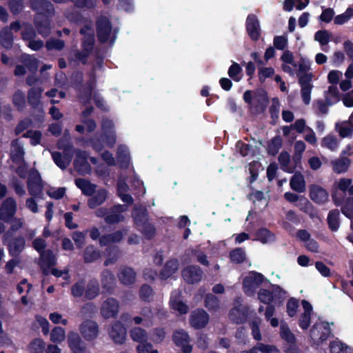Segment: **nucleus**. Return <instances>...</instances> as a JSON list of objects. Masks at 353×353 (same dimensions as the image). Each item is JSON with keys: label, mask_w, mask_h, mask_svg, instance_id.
Wrapping results in <instances>:
<instances>
[{"label": "nucleus", "mask_w": 353, "mask_h": 353, "mask_svg": "<svg viewBox=\"0 0 353 353\" xmlns=\"http://www.w3.org/2000/svg\"><path fill=\"white\" fill-rule=\"evenodd\" d=\"M16 168L15 172L21 179L27 178V188L29 194L33 196H39L42 192L41 176L34 168L28 170V166L24 161Z\"/></svg>", "instance_id": "nucleus-1"}, {"label": "nucleus", "mask_w": 353, "mask_h": 353, "mask_svg": "<svg viewBox=\"0 0 353 353\" xmlns=\"http://www.w3.org/2000/svg\"><path fill=\"white\" fill-rule=\"evenodd\" d=\"M57 146L63 152V155L60 152H52V157L54 162L61 169H65L72 161L74 154V148L70 142V136L69 132L65 130L63 139H60L57 143Z\"/></svg>", "instance_id": "nucleus-2"}, {"label": "nucleus", "mask_w": 353, "mask_h": 353, "mask_svg": "<svg viewBox=\"0 0 353 353\" xmlns=\"http://www.w3.org/2000/svg\"><path fill=\"white\" fill-rule=\"evenodd\" d=\"M80 32L83 35V50L74 53V60L85 64L88 55L93 49L94 42V30L89 26H85L81 29Z\"/></svg>", "instance_id": "nucleus-3"}, {"label": "nucleus", "mask_w": 353, "mask_h": 353, "mask_svg": "<svg viewBox=\"0 0 353 353\" xmlns=\"http://www.w3.org/2000/svg\"><path fill=\"white\" fill-rule=\"evenodd\" d=\"M2 242L7 247L9 254L13 257H18L23 252L26 245L24 237L22 236H15V234H10L9 238H6V234H3Z\"/></svg>", "instance_id": "nucleus-4"}, {"label": "nucleus", "mask_w": 353, "mask_h": 353, "mask_svg": "<svg viewBox=\"0 0 353 353\" xmlns=\"http://www.w3.org/2000/svg\"><path fill=\"white\" fill-rule=\"evenodd\" d=\"M120 303L114 298L109 297L104 300L100 307V314L105 319H116L119 313Z\"/></svg>", "instance_id": "nucleus-5"}, {"label": "nucleus", "mask_w": 353, "mask_h": 353, "mask_svg": "<svg viewBox=\"0 0 353 353\" xmlns=\"http://www.w3.org/2000/svg\"><path fill=\"white\" fill-rule=\"evenodd\" d=\"M263 281L264 276L261 274L250 272L243 279V285L245 293L249 296L253 295Z\"/></svg>", "instance_id": "nucleus-6"}, {"label": "nucleus", "mask_w": 353, "mask_h": 353, "mask_svg": "<svg viewBox=\"0 0 353 353\" xmlns=\"http://www.w3.org/2000/svg\"><path fill=\"white\" fill-rule=\"evenodd\" d=\"M30 7L37 12L34 23L39 34L44 37V0H30Z\"/></svg>", "instance_id": "nucleus-7"}, {"label": "nucleus", "mask_w": 353, "mask_h": 353, "mask_svg": "<svg viewBox=\"0 0 353 353\" xmlns=\"http://www.w3.org/2000/svg\"><path fill=\"white\" fill-rule=\"evenodd\" d=\"M248 308L242 304V299L238 297L234 300V307L229 313V317L233 322L239 324L245 321Z\"/></svg>", "instance_id": "nucleus-8"}, {"label": "nucleus", "mask_w": 353, "mask_h": 353, "mask_svg": "<svg viewBox=\"0 0 353 353\" xmlns=\"http://www.w3.org/2000/svg\"><path fill=\"white\" fill-rule=\"evenodd\" d=\"M331 333L329 324L319 323L315 324L310 330V337L317 345L326 341Z\"/></svg>", "instance_id": "nucleus-9"}, {"label": "nucleus", "mask_w": 353, "mask_h": 353, "mask_svg": "<svg viewBox=\"0 0 353 353\" xmlns=\"http://www.w3.org/2000/svg\"><path fill=\"white\" fill-rule=\"evenodd\" d=\"M17 211V203L12 197L6 198L0 207V220L8 223Z\"/></svg>", "instance_id": "nucleus-10"}, {"label": "nucleus", "mask_w": 353, "mask_h": 353, "mask_svg": "<svg viewBox=\"0 0 353 353\" xmlns=\"http://www.w3.org/2000/svg\"><path fill=\"white\" fill-rule=\"evenodd\" d=\"M76 159L74 161V166L75 170L81 175L90 174L91 172V167L88 162V154L86 152L77 150L75 151Z\"/></svg>", "instance_id": "nucleus-11"}, {"label": "nucleus", "mask_w": 353, "mask_h": 353, "mask_svg": "<svg viewBox=\"0 0 353 353\" xmlns=\"http://www.w3.org/2000/svg\"><path fill=\"white\" fill-rule=\"evenodd\" d=\"M108 334L110 339L117 344H123L126 339V329L121 321H115L111 324Z\"/></svg>", "instance_id": "nucleus-12"}, {"label": "nucleus", "mask_w": 353, "mask_h": 353, "mask_svg": "<svg viewBox=\"0 0 353 353\" xmlns=\"http://www.w3.org/2000/svg\"><path fill=\"white\" fill-rule=\"evenodd\" d=\"M83 337L86 341H93L99 335V326L97 322L92 320L84 321L79 327Z\"/></svg>", "instance_id": "nucleus-13"}, {"label": "nucleus", "mask_w": 353, "mask_h": 353, "mask_svg": "<svg viewBox=\"0 0 353 353\" xmlns=\"http://www.w3.org/2000/svg\"><path fill=\"white\" fill-rule=\"evenodd\" d=\"M312 79V74L299 75V83L301 87V98L304 103L306 105H308L310 103L311 100V92L313 88L312 85L310 83Z\"/></svg>", "instance_id": "nucleus-14"}, {"label": "nucleus", "mask_w": 353, "mask_h": 353, "mask_svg": "<svg viewBox=\"0 0 353 353\" xmlns=\"http://www.w3.org/2000/svg\"><path fill=\"white\" fill-rule=\"evenodd\" d=\"M172 338L174 343L182 348L184 352H190L192 345H190V338L188 332L182 329L176 330L173 332Z\"/></svg>", "instance_id": "nucleus-15"}, {"label": "nucleus", "mask_w": 353, "mask_h": 353, "mask_svg": "<svg viewBox=\"0 0 353 353\" xmlns=\"http://www.w3.org/2000/svg\"><path fill=\"white\" fill-rule=\"evenodd\" d=\"M203 271L199 266L190 265L182 271L183 279L188 283H196L203 278Z\"/></svg>", "instance_id": "nucleus-16"}, {"label": "nucleus", "mask_w": 353, "mask_h": 353, "mask_svg": "<svg viewBox=\"0 0 353 353\" xmlns=\"http://www.w3.org/2000/svg\"><path fill=\"white\" fill-rule=\"evenodd\" d=\"M128 207L125 205H117L110 209L109 214L105 217L107 224H114L124 221L125 216L123 212L127 211Z\"/></svg>", "instance_id": "nucleus-17"}, {"label": "nucleus", "mask_w": 353, "mask_h": 353, "mask_svg": "<svg viewBox=\"0 0 353 353\" xmlns=\"http://www.w3.org/2000/svg\"><path fill=\"white\" fill-rule=\"evenodd\" d=\"M209 321V315L203 310L193 311L190 316V323L195 329L204 327Z\"/></svg>", "instance_id": "nucleus-18"}, {"label": "nucleus", "mask_w": 353, "mask_h": 353, "mask_svg": "<svg viewBox=\"0 0 353 353\" xmlns=\"http://www.w3.org/2000/svg\"><path fill=\"white\" fill-rule=\"evenodd\" d=\"M68 345L73 353H87V345L78 334L70 332L68 335Z\"/></svg>", "instance_id": "nucleus-19"}, {"label": "nucleus", "mask_w": 353, "mask_h": 353, "mask_svg": "<svg viewBox=\"0 0 353 353\" xmlns=\"http://www.w3.org/2000/svg\"><path fill=\"white\" fill-rule=\"evenodd\" d=\"M112 26L106 17H101L97 21V37L99 40L106 42L110 38Z\"/></svg>", "instance_id": "nucleus-20"}, {"label": "nucleus", "mask_w": 353, "mask_h": 353, "mask_svg": "<svg viewBox=\"0 0 353 353\" xmlns=\"http://www.w3.org/2000/svg\"><path fill=\"white\" fill-rule=\"evenodd\" d=\"M267 103L268 99L265 92L263 91L258 92L253 95V101L250 109L252 113L259 114L264 111Z\"/></svg>", "instance_id": "nucleus-21"}, {"label": "nucleus", "mask_w": 353, "mask_h": 353, "mask_svg": "<svg viewBox=\"0 0 353 353\" xmlns=\"http://www.w3.org/2000/svg\"><path fill=\"white\" fill-rule=\"evenodd\" d=\"M310 197L318 204H323L328 201V192L322 187L317 185L310 186Z\"/></svg>", "instance_id": "nucleus-22"}, {"label": "nucleus", "mask_w": 353, "mask_h": 353, "mask_svg": "<svg viewBox=\"0 0 353 353\" xmlns=\"http://www.w3.org/2000/svg\"><path fill=\"white\" fill-rule=\"evenodd\" d=\"M33 248L39 253V265L41 273V287L44 288V239L37 238L32 241Z\"/></svg>", "instance_id": "nucleus-23"}, {"label": "nucleus", "mask_w": 353, "mask_h": 353, "mask_svg": "<svg viewBox=\"0 0 353 353\" xmlns=\"http://www.w3.org/2000/svg\"><path fill=\"white\" fill-rule=\"evenodd\" d=\"M246 28L248 33L252 39L254 41L259 39L261 34V29L259 21L255 15H248L246 21Z\"/></svg>", "instance_id": "nucleus-24"}, {"label": "nucleus", "mask_w": 353, "mask_h": 353, "mask_svg": "<svg viewBox=\"0 0 353 353\" xmlns=\"http://www.w3.org/2000/svg\"><path fill=\"white\" fill-rule=\"evenodd\" d=\"M119 281L125 285L133 284L136 281L137 274L129 267H122L117 274Z\"/></svg>", "instance_id": "nucleus-25"}, {"label": "nucleus", "mask_w": 353, "mask_h": 353, "mask_svg": "<svg viewBox=\"0 0 353 353\" xmlns=\"http://www.w3.org/2000/svg\"><path fill=\"white\" fill-rule=\"evenodd\" d=\"M181 292L175 290L172 292L170 297V304L172 310L177 311L181 314H186L188 307L181 301Z\"/></svg>", "instance_id": "nucleus-26"}, {"label": "nucleus", "mask_w": 353, "mask_h": 353, "mask_svg": "<svg viewBox=\"0 0 353 353\" xmlns=\"http://www.w3.org/2000/svg\"><path fill=\"white\" fill-rule=\"evenodd\" d=\"M128 233L126 230H117L113 233L103 235L99 239V243L101 246H105L111 243L120 242L123 236Z\"/></svg>", "instance_id": "nucleus-27"}, {"label": "nucleus", "mask_w": 353, "mask_h": 353, "mask_svg": "<svg viewBox=\"0 0 353 353\" xmlns=\"http://www.w3.org/2000/svg\"><path fill=\"white\" fill-rule=\"evenodd\" d=\"M108 199V192L105 189H99L88 201V205L90 208L94 209L102 205Z\"/></svg>", "instance_id": "nucleus-28"}, {"label": "nucleus", "mask_w": 353, "mask_h": 353, "mask_svg": "<svg viewBox=\"0 0 353 353\" xmlns=\"http://www.w3.org/2000/svg\"><path fill=\"white\" fill-rule=\"evenodd\" d=\"M43 88L40 87H32L28 92L27 101L33 109H36L40 104Z\"/></svg>", "instance_id": "nucleus-29"}, {"label": "nucleus", "mask_w": 353, "mask_h": 353, "mask_svg": "<svg viewBox=\"0 0 353 353\" xmlns=\"http://www.w3.org/2000/svg\"><path fill=\"white\" fill-rule=\"evenodd\" d=\"M132 216L137 228L143 226L148 222L147 210L144 206H135Z\"/></svg>", "instance_id": "nucleus-30"}, {"label": "nucleus", "mask_w": 353, "mask_h": 353, "mask_svg": "<svg viewBox=\"0 0 353 353\" xmlns=\"http://www.w3.org/2000/svg\"><path fill=\"white\" fill-rule=\"evenodd\" d=\"M279 161L281 164V168L285 172L289 173H292L295 171L296 164L298 163V160H294V162H292L290 161V154L286 152H283L280 154L279 157Z\"/></svg>", "instance_id": "nucleus-31"}, {"label": "nucleus", "mask_w": 353, "mask_h": 353, "mask_svg": "<svg viewBox=\"0 0 353 353\" xmlns=\"http://www.w3.org/2000/svg\"><path fill=\"white\" fill-rule=\"evenodd\" d=\"M302 305L304 309V312L301 314L300 317L299 325L302 329L306 330L309 327L310 324V318L312 307L310 305V303L305 300L302 301Z\"/></svg>", "instance_id": "nucleus-32"}, {"label": "nucleus", "mask_w": 353, "mask_h": 353, "mask_svg": "<svg viewBox=\"0 0 353 353\" xmlns=\"http://www.w3.org/2000/svg\"><path fill=\"white\" fill-rule=\"evenodd\" d=\"M330 164L335 173L341 174L347 171L350 160L346 157H340L332 161Z\"/></svg>", "instance_id": "nucleus-33"}, {"label": "nucleus", "mask_w": 353, "mask_h": 353, "mask_svg": "<svg viewBox=\"0 0 353 353\" xmlns=\"http://www.w3.org/2000/svg\"><path fill=\"white\" fill-rule=\"evenodd\" d=\"M290 185V188L297 192L301 193L305 190V181L300 172H296L292 176Z\"/></svg>", "instance_id": "nucleus-34"}, {"label": "nucleus", "mask_w": 353, "mask_h": 353, "mask_svg": "<svg viewBox=\"0 0 353 353\" xmlns=\"http://www.w3.org/2000/svg\"><path fill=\"white\" fill-rule=\"evenodd\" d=\"M13 34L8 27H4L0 32V44L4 48L10 50L13 46Z\"/></svg>", "instance_id": "nucleus-35"}, {"label": "nucleus", "mask_w": 353, "mask_h": 353, "mask_svg": "<svg viewBox=\"0 0 353 353\" xmlns=\"http://www.w3.org/2000/svg\"><path fill=\"white\" fill-rule=\"evenodd\" d=\"M12 102L18 112L23 111L26 105L25 93L21 90H17L12 95Z\"/></svg>", "instance_id": "nucleus-36"}, {"label": "nucleus", "mask_w": 353, "mask_h": 353, "mask_svg": "<svg viewBox=\"0 0 353 353\" xmlns=\"http://www.w3.org/2000/svg\"><path fill=\"white\" fill-rule=\"evenodd\" d=\"M101 285L108 292H110L114 288V275L108 270H104L101 274Z\"/></svg>", "instance_id": "nucleus-37"}, {"label": "nucleus", "mask_w": 353, "mask_h": 353, "mask_svg": "<svg viewBox=\"0 0 353 353\" xmlns=\"http://www.w3.org/2000/svg\"><path fill=\"white\" fill-rule=\"evenodd\" d=\"M130 336L133 341L141 344L148 339V334L146 330L140 327H134L130 330Z\"/></svg>", "instance_id": "nucleus-38"}, {"label": "nucleus", "mask_w": 353, "mask_h": 353, "mask_svg": "<svg viewBox=\"0 0 353 353\" xmlns=\"http://www.w3.org/2000/svg\"><path fill=\"white\" fill-rule=\"evenodd\" d=\"M75 184L81 190L82 192L87 196H92L96 190L97 186L94 184L83 179H77L75 180Z\"/></svg>", "instance_id": "nucleus-39"}, {"label": "nucleus", "mask_w": 353, "mask_h": 353, "mask_svg": "<svg viewBox=\"0 0 353 353\" xmlns=\"http://www.w3.org/2000/svg\"><path fill=\"white\" fill-rule=\"evenodd\" d=\"M179 268V263L176 260L173 259L168 261L164 266L163 270L160 273L162 279H166L174 274Z\"/></svg>", "instance_id": "nucleus-40"}, {"label": "nucleus", "mask_w": 353, "mask_h": 353, "mask_svg": "<svg viewBox=\"0 0 353 353\" xmlns=\"http://www.w3.org/2000/svg\"><path fill=\"white\" fill-rule=\"evenodd\" d=\"M21 61L30 73L33 74L37 73L39 68V61L35 57L27 54L21 57Z\"/></svg>", "instance_id": "nucleus-41"}, {"label": "nucleus", "mask_w": 353, "mask_h": 353, "mask_svg": "<svg viewBox=\"0 0 353 353\" xmlns=\"http://www.w3.org/2000/svg\"><path fill=\"white\" fill-rule=\"evenodd\" d=\"M118 161L121 167L127 168L130 163L129 151L126 146L121 145L118 147L117 154Z\"/></svg>", "instance_id": "nucleus-42"}, {"label": "nucleus", "mask_w": 353, "mask_h": 353, "mask_svg": "<svg viewBox=\"0 0 353 353\" xmlns=\"http://www.w3.org/2000/svg\"><path fill=\"white\" fill-rule=\"evenodd\" d=\"M99 294V286L97 281H90L85 286V297L88 300L96 298Z\"/></svg>", "instance_id": "nucleus-43"}, {"label": "nucleus", "mask_w": 353, "mask_h": 353, "mask_svg": "<svg viewBox=\"0 0 353 353\" xmlns=\"http://www.w3.org/2000/svg\"><path fill=\"white\" fill-rule=\"evenodd\" d=\"M330 349L331 353H352L349 346L339 340L332 341Z\"/></svg>", "instance_id": "nucleus-44"}, {"label": "nucleus", "mask_w": 353, "mask_h": 353, "mask_svg": "<svg viewBox=\"0 0 353 353\" xmlns=\"http://www.w3.org/2000/svg\"><path fill=\"white\" fill-rule=\"evenodd\" d=\"M339 143L336 137L333 135L328 134L321 141V146L326 148L331 151H335L339 147Z\"/></svg>", "instance_id": "nucleus-45"}, {"label": "nucleus", "mask_w": 353, "mask_h": 353, "mask_svg": "<svg viewBox=\"0 0 353 353\" xmlns=\"http://www.w3.org/2000/svg\"><path fill=\"white\" fill-rule=\"evenodd\" d=\"M345 76L346 80H343L340 83V88L343 91H347L352 87L351 79L353 78V63L349 65L345 72Z\"/></svg>", "instance_id": "nucleus-46"}, {"label": "nucleus", "mask_w": 353, "mask_h": 353, "mask_svg": "<svg viewBox=\"0 0 353 353\" xmlns=\"http://www.w3.org/2000/svg\"><path fill=\"white\" fill-rule=\"evenodd\" d=\"M325 98L329 105H332L339 100V90L336 85L329 86L327 91L325 94Z\"/></svg>", "instance_id": "nucleus-47"}, {"label": "nucleus", "mask_w": 353, "mask_h": 353, "mask_svg": "<svg viewBox=\"0 0 353 353\" xmlns=\"http://www.w3.org/2000/svg\"><path fill=\"white\" fill-rule=\"evenodd\" d=\"M339 211L338 210H332L328 214L327 223L332 231H336L339 227Z\"/></svg>", "instance_id": "nucleus-48"}, {"label": "nucleus", "mask_w": 353, "mask_h": 353, "mask_svg": "<svg viewBox=\"0 0 353 353\" xmlns=\"http://www.w3.org/2000/svg\"><path fill=\"white\" fill-rule=\"evenodd\" d=\"M100 252L93 246H88L84 252V259L87 263H91L100 258Z\"/></svg>", "instance_id": "nucleus-49"}, {"label": "nucleus", "mask_w": 353, "mask_h": 353, "mask_svg": "<svg viewBox=\"0 0 353 353\" xmlns=\"http://www.w3.org/2000/svg\"><path fill=\"white\" fill-rule=\"evenodd\" d=\"M296 206L301 211L310 214L312 217L314 216L313 206L305 197L301 196V199L299 203H296Z\"/></svg>", "instance_id": "nucleus-50"}, {"label": "nucleus", "mask_w": 353, "mask_h": 353, "mask_svg": "<svg viewBox=\"0 0 353 353\" xmlns=\"http://www.w3.org/2000/svg\"><path fill=\"white\" fill-rule=\"evenodd\" d=\"M8 8L13 15H18L24 8V0H8Z\"/></svg>", "instance_id": "nucleus-51"}, {"label": "nucleus", "mask_w": 353, "mask_h": 353, "mask_svg": "<svg viewBox=\"0 0 353 353\" xmlns=\"http://www.w3.org/2000/svg\"><path fill=\"white\" fill-rule=\"evenodd\" d=\"M9 223L11 225L10 228L4 233L6 234V238H9L10 234H15V232L22 228L23 224L21 219H17L14 216Z\"/></svg>", "instance_id": "nucleus-52"}, {"label": "nucleus", "mask_w": 353, "mask_h": 353, "mask_svg": "<svg viewBox=\"0 0 353 353\" xmlns=\"http://www.w3.org/2000/svg\"><path fill=\"white\" fill-rule=\"evenodd\" d=\"M24 150L22 146L14 147L10 154L12 161L15 163L24 162Z\"/></svg>", "instance_id": "nucleus-53"}, {"label": "nucleus", "mask_w": 353, "mask_h": 353, "mask_svg": "<svg viewBox=\"0 0 353 353\" xmlns=\"http://www.w3.org/2000/svg\"><path fill=\"white\" fill-rule=\"evenodd\" d=\"M256 240L263 243H267L274 239L273 235L265 228L259 229L256 233Z\"/></svg>", "instance_id": "nucleus-54"}, {"label": "nucleus", "mask_w": 353, "mask_h": 353, "mask_svg": "<svg viewBox=\"0 0 353 353\" xmlns=\"http://www.w3.org/2000/svg\"><path fill=\"white\" fill-rule=\"evenodd\" d=\"M280 334L281 338L285 340L287 342L292 344L295 342V337L286 324L282 323L281 325Z\"/></svg>", "instance_id": "nucleus-55"}, {"label": "nucleus", "mask_w": 353, "mask_h": 353, "mask_svg": "<svg viewBox=\"0 0 353 353\" xmlns=\"http://www.w3.org/2000/svg\"><path fill=\"white\" fill-rule=\"evenodd\" d=\"M85 281L81 280L75 283L71 288V294L74 297H81L85 294Z\"/></svg>", "instance_id": "nucleus-56"}, {"label": "nucleus", "mask_w": 353, "mask_h": 353, "mask_svg": "<svg viewBox=\"0 0 353 353\" xmlns=\"http://www.w3.org/2000/svg\"><path fill=\"white\" fill-rule=\"evenodd\" d=\"M230 256L232 261L236 263H242L245 259V252L243 249L240 248L231 251Z\"/></svg>", "instance_id": "nucleus-57"}, {"label": "nucleus", "mask_w": 353, "mask_h": 353, "mask_svg": "<svg viewBox=\"0 0 353 353\" xmlns=\"http://www.w3.org/2000/svg\"><path fill=\"white\" fill-rule=\"evenodd\" d=\"M258 299L261 302L270 305L274 299V295L266 289H261L258 292Z\"/></svg>", "instance_id": "nucleus-58"}, {"label": "nucleus", "mask_w": 353, "mask_h": 353, "mask_svg": "<svg viewBox=\"0 0 353 353\" xmlns=\"http://www.w3.org/2000/svg\"><path fill=\"white\" fill-rule=\"evenodd\" d=\"M352 17L353 9L352 8H348L344 13L337 15L334 18V23L338 25H342L348 21Z\"/></svg>", "instance_id": "nucleus-59"}, {"label": "nucleus", "mask_w": 353, "mask_h": 353, "mask_svg": "<svg viewBox=\"0 0 353 353\" xmlns=\"http://www.w3.org/2000/svg\"><path fill=\"white\" fill-rule=\"evenodd\" d=\"M336 130L343 138L349 137L353 132V126L346 123L336 125Z\"/></svg>", "instance_id": "nucleus-60"}, {"label": "nucleus", "mask_w": 353, "mask_h": 353, "mask_svg": "<svg viewBox=\"0 0 353 353\" xmlns=\"http://www.w3.org/2000/svg\"><path fill=\"white\" fill-rule=\"evenodd\" d=\"M65 330L60 327H54L50 334V339L53 342H61L65 339Z\"/></svg>", "instance_id": "nucleus-61"}, {"label": "nucleus", "mask_w": 353, "mask_h": 353, "mask_svg": "<svg viewBox=\"0 0 353 353\" xmlns=\"http://www.w3.org/2000/svg\"><path fill=\"white\" fill-rule=\"evenodd\" d=\"M30 350L31 353H43L44 341L41 339H34L30 343Z\"/></svg>", "instance_id": "nucleus-62"}, {"label": "nucleus", "mask_w": 353, "mask_h": 353, "mask_svg": "<svg viewBox=\"0 0 353 353\" xmlns=\"http://www.w3.org/2000/svg\"><path fill=\"white\" fill-rule=\"evenodd\" d=\"M205 305L209 310H216L219 306V301L214 295L208 294L205 299Z\"/></svg>", "instance_id": "nucleus-63"}, {"label": "nucleus", "mask_w": 353, "mask_h": 353, "mask_svg": "<svg viewBox=\"0 0 353 353\" xmlns=\"http://www.w3.org/2000/svg\"><path fill=\"white\" fill-rule=\"evenodd\" d=\"M136 349L139 353H159L158 350L154 349L152 345L148 341H145V342L144 341L141 344H138Z\"/></svg>", "instance_id": "nucleus-64"}]
</instances>
